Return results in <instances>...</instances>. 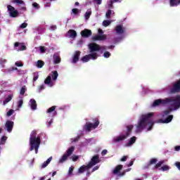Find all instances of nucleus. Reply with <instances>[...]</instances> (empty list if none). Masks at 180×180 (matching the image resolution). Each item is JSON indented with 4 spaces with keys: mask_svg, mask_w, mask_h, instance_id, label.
<instances>
[{
    "mask_svg": "<svg viewBox=\"0 0 180 180\" xmlns=\"http://www.w3.org/2000/svg\"><path fill=\"white\" fill-rule=\"evenodd\" d=\"M170 6H178L180 5V0H169Z\"/></svg>",
    "mask_w": 180,
    "mask_h": 180,
    "instance_id": "aec40b11",
    "label": "nucleus"
},
{
    "mask_svg": "<svg viewBox=\"0 0 180 180\" xmlns=\"http://www.w3.org/2000/svg\"><path fill=\"white\" fill-rule=\"evenodd\" d=\"M82 37L88 38L92 36V31L89 29H84L81 32Z\"/></svg>",
    "mask_w": 180,
    "mask_h": 180,
    "instance_id": "9b49d317",
    "label": "nucleus"
},
{
    "mask_svg": "<svg viewBox=\"0 0 180 180\" xmlns=\"http://www.w3.org/2000/svg\"><path fill=\"white\" fill-rule=\"evenodd\" d=\"M32 6H33L34 8H36L37 9H39V8H40V6H39V4H37V3H36V2H34V3L32 4Z\"/></svg>",
    "mask_w": 180,
    "mask_h": 180,
    "instance_id": "de8ad7c7",
    "label": "nucleus"
},
{
    "mask_svg": "<svg viewBox=\"0 0 180 180\" xmlns=\"http://www.w3.org/2000/svg\"><path fill=\"white\" fill-rule=\"evenodd\" d=\"M162 171H168L169 169V166L168 165H164L161 167Z\"/></svg>",
    "mask_w": 180,
    "mask_h": 180,
    "instance_id": "ea45409f",
    "label": "nucleus"
},
{
    "mask_svg": "<svg viewBox=\"0 0 180 180\" xmlns=\"http://www.w3.org/2000/svg\"><path fill=\"white\" fill-rule=\"evenodd\" d=\"M93 122H94V123L92 122H86L84 127V129L86 131H91V130L95 129L98 127V126H99V119H98V117H95L93 118Z\"/></svg>",
    "mask_w": 180,
    "mask_h": 180,
    "instance_id": "39448f33",
    "label": "nucleus"
},
{
    "mask_svg": "<svg viewBox=\"0 0 180 180\" xmlns=\"http://www.w3.org/2000/svg\"><path fill=\"white\" fill-rule=\"evenodd\" d=\"M175 165L178 168V169H179V171H180V162H176L175 163Z\"/></svg>",
    "mask_w": 180,
    "mask_h": 180,
    "instance_id": "13d9d810",
    "label": "nucleus"
},
{
    "mask_svg": "<svg viewBox=\"0 0 180 180\" xmlns=\"http://www.w3.org/2000/svg\"><path fill=\"white\" fill-rule=\"evenodd\" d=\"M30 104L32 110H36V109H37V103H36V100L34 98L30 99Z\"/></svg>",
    "mask_w": 180,
    "mask_h": 180,
    "instance_id": "f3484780",
    "label": "nucleus"
},
{
    "mask_svg": "<svg viewBox=\"0 0 180 180\" xmlns=\"http://www.w3.org/2000/svg\"><path fill=\"white\" fill-rule=\"evenodd\" d=\"M15 113V110L13 109H11L8 112H7V116L9 117L10 116H12Z\"/></svg>",
    "mask_w": 180,
    "mask_h": 180,
    "instance_id": "4c0bfd02",
    "label": "nucleus"
},
{
    "mask_svg": "<svg viewBox=\"0 0 180 180\" xmlns=\"http://www.w3.org/2000/svg\"><path fill=\"white\" fill-rule=\"evenodd\" d=\"M26 92V86H22V88L20 89V95H25V93Z\"/></svg>",
    "mask_w": 180,
    "mask_h": 180,
    "instance_id": "f704fd0d",
    "label": "nucleus"
},
{
    "mask_svg": "<svg viewBox=\"0 0 180 180\" xmlns=\"http://www.w3.org/2000/svg\"><path fill=\"white\" fill-rule=\"evenodd\" d=\"M172 110H174V108L173 109L172 108H169V110H166L163 111L162 116L163 117L164 116H168V115H169L172 112Z\"/></svg>",
    "mask_w": 180,
    "mask_h": 180,
    "instance_id": "c756f323",
    "label": "nucleus"
},
{
    "mask_svg": "<svg viewBox=\"0 0 180 180\" xmlns=\"http://www.w3.org/2000/svg\"><path fill=\"white\" fill-rule=\"evenodd\" d=\"M175 151H179L180 150V146H176L174 148Z\"/></svg>",
    "mask_w": 180,
    "mask_h": 180,
    "instance_id": "69168bd1",
    "label": "nucleus"
},
{
    "mask_svg": "<svg viewBox=\"0 0 180 180\" xmlns=\"http://www.w3.org/2000/svg\"><path fill=\"white\" fill-rule=\"evenodd\" d=\"M98 169H99V166H96L92 169L91 172H95V171H98Z\"/></svg>",
    "mask_w": 180,
    "mask_h": 180,
    "instance_id": "864d4df0",
    "label": "nucleus"
},
{
    "mask_svg": "<svg viewBox=\"0 0 180 180\" xmlns=\"http://www.w3.org/2000/svg\"><path fill=\"white\" fill-rule=\"evenodd\" d=\"M102 49H105V46H101V45L96 43H91L89 44V49L90 54L87 55L89 60H96L98 58V53L96 51H101Z\"/></svg>",
    "mask_w": 180,
    "mask_h": 180,
    "instance_id": "7ed1b4c3",
    "label": "nucleus"
},
{
    "mask_svg": "<svg viewBox=\"0 0 180 180\" xmlns=\"http://www.w3.org/2000/svg\"><path fill=\"white\" fill-rule=\"evenodd\" d=\"M74 150L75 148L74 146H71L70 148H69L67 150V154L66 155H68V157H70V155H71V154H72V153H74Z\"/></svg>",
    "mask_w": 180,
    "mask_h": 180,
    "instance_id": "bb28decb",
    "label": "nucleus"
},
{
    "mask_svg": "<svg viewBox=\"0 0 180 180\" xmlns=\"http://www.w3.org/2000/svg\"><path fill=\"white\" fill-rule=\"evenodd\" d=\"M133 127H134L133 125H127V131H124L122 135L115 137L112 140L113 143H120V141H123L124 140H126V138L130 136V133H131V131L133 130Z\"/></svg>",
    "mask_w": 180,
    "mask_h": 180,
    "instance_id": "20e7f679",
    "label": "nucleus"
},
{
    "mask_svg": "<svg viewBox=\"0 0 180 180\" xmlns=\"http://www.w3.org/2000/svg\"><path fill=\"white\" fill-rule=\"evenodd\" d=\"M15 65H16L17 67H23V63H15Z\"/></svg>",
    "mask_w": 180,
    "mask_h": 180,
    "instance_id": "680f3d73",
    "label": "nucleus"
},
{
    "mask_svg": "<svg viewBox=\"0 0 180 180\" xmlns=\"http://www.w3.org/2000/svg\"><path fill=\"white\" fill-rule=\"evenodd\" d=\"M44 84H46V85H50L51 84V76L49 75L46 79L44 80Z\"/></svg>",
    "mask_w": 180,
    "mask_h": 180,
    "instance_id": "cd10ccee",
    "label": "nucleus"
},
{
    "mask_svg": "<svg viewBox=\"0 0 180 180\" xmlns=\"http://www.w3.org/2000/svg\"><path fill=\"white\" fill-rule=\"evenodd\" d=\"M13 125H14L13 121H11V120L6 121V122L5 124V127L7 131H8V133H11L12 131V130L13 129Z\"/></svg>",
    "mask_w": 180,
    "mask_h": 180,
    "instance_id": "9d476101",
    "label": "nucleus"
},
{
    "mask_svg": "<svg viewBox=\"0 0 180 180\" xmlns=\"http://www.w3.org/2000/svg\"><path fill=\"white\" fill-rule=\"evenodd\" d=\"M120 161L122 162H124V161H127V156H123L121 159Z\"/></svg>",
    "mask_w": 180,
    "mask_h": 180,
    "instance_id": "3c124183",
    "label": "nucleus"
},
{
    "mask_svg": "<svg viewBox=\"0 0 180 180\" xmlns=\"http://www.w3.org/2000/svg\"><path fill=\"white\" fill-rule=\"evenodd\" d=\"M89 56H88V55H86L84 56H83L81 59V60L83 62V63H88V61H89Z\"/></svg>",
    "mask_w": 180,
    "mask_h": 180,
    "instance_id": "2f4dec72",
    "label": "nucleus"
},
{
    "mask_svg": "<svg viewBox=\"0 0 180 180\" xmlns=\"http://www.w3.org/2000/svg\"><path fill=\"white\" fill-rule=\"evenodd\" d=\"M92 39L94 41H102L103 40H106V35L105 34L96 35L93 37Z\"/></svg>",
    "mask_w": 180,
    "mask_h": 180,
    "instance_id": "4468645a",
    "label": "nucleus"
},
{
    "mask_svg": "<svg viewBox=\"0 0 180 180\" xmlns=\"http://www.w3.org/2000/svg\"><path fill=\"white\" fill-rule=\"evenodd\" d=\"M43 89H44V84H41V86H39V92L41 91H43Z\"/></svg>",
    "mask_w": 180,
    "mask_h": 180,
    "instance_id": "e2e57ef3",
    "label": "nucleus"
},
{
    "mask_svg": "<svg viewBox=\"0 0 180 180\" xmlns=\"http://www.w3.org/2000/svg\"><path fill=\"white\" fill-rule=\"evenodd\" d=\"M36 136H37V131L36 130L32 131L30 134V144H34V143L41 141L40 136L36 137Z\"/></svg>",
    "mask_w": 180,
    "mask_h": 180,
    "instance_id": "423d86ee",
    "label": "nucleus"
},
{
    "mask_svg": "<svg viewBox=\"0 0 180 180\" xmlns=\"http://www.w3.org/2000/svg\"><path fill=\"white\" fill-rule=\"evenodd\" d=\"M164 162H165L164 160H161V161L158 162L155 165V168H160V167H161V165H162V164H164Z\"/></svg>",
    "mask_w": 180,
    "mask_h": 180,
    "instance_id": "c9c22d12",
    "label": "nucleus"
},
{
    "mask_svg": "<svg viewBox=\"0 0 180 180\" xmlns=\"http://www.w3.org/2000/svg\"><path fill=\"white\" fill-rule=\"evenodd\" d=\"M94 2H96V4L97 5H101L102 4V0H94Z\"/></svg>",
    "mask_w": 180,
    "mask_h": 180,
    "instance_id": "6e6d98bb",
    "label": "nucleus"
},
{
    "mask_svg": "<svg viewBox=\"0 0 180 180\" xmlns=\"http://www.w3.org/2000/svg\"><path fill=\"white\" fill-rule=\"evenodd\" d=\"M53 58L54 64H60L61 63V58L60 57V55L54 53Z\"/></svg>",
    "mask_w": 180,
    "mask_h": 180,
    "instance_id": "dca6fc26",
    "label": "nucleus"
},
{
    "mask_svg": "<svg viewBox=\"0 0 180 180\" xmlns=\"http://www.w3.org/2000/svg\"><path fill=\"white\" fill-rule=\"evenodd\" d=\"M12 98H13V95L10 94L8 96L4 101V105H6V103H8V102H11L12 101Z\"/></svg>",
    "mask_w": 180,
    "mask_h": 180,
    "instance_id": "393cba45",
    "label": "nucleus"
},
{
    "mask_svg": "<svg viewBox=\"0 0 180 180\" xmlns=\"http://www.w3.org/2000/svg\"><path fill=\"white\" fill-rule=\"evenodd\" d=\"M115 32L117 34H123L124 33V28L123 25H119L115 27Z\"/></svg>",
    "mask_w": 180,
    "mask_h": 180,
    "instance_id": "2eb2a0df",
    "label": "nucleus"
},
{
    "mask_svg": "<svg viewBox=\"0 0 180 180\" xmlns=\"http://www.w3.org/2000/svg\"><path fill=\"white\" fill-rule=\"evenodd\" d=\"M26 46L25 45H22L21 47H20V51H24V50H26Z\"/></svg>",
    "mask_w": 180,
    "mask_h": 180,
    "instance_id": "052dcab7",
    "label": "nucleus"
},
{
    "mask_svg": "<svg viewBox=\"0 0 180 180\" xmlns=\"http://www.w3.org/2000/svg\"><path fill=\"white\" fill-rule=\"evenodd\" d=\"M7 9L11 18H18L19 16V11L15 10V7L11 5H8Z\"/></svg>",
    "mask_w": 180,
    "mask_h": 180,
    "instance_id": "0eeeda50",
    "label": "nucleus"
},
{
    "mask_svg": "<svg viewBox=\"0 0 180 180\" xmlns=\"http://www.w3.org/2000/svg\"><path fill=\"white\" fill-rule=\"evenodd\" d=\"M44 66V61L39 60L37 62V67L38 68H43V67Z\"/></svg>",
    "mask_w": 180,
    "mask_h": 180,
    "instance_id": "a878e982",
    "label": "nucleus"
},
{
    "mask_svg": "<svg viewBox=\"0 0 180 180\" xmlns=\"http://www.w3.org/2000/svg\"><path fill=\"white\" fill-rule=\"evenodd\" d=\"M103 57L105 58H109V57H110V52L109 51H105L103 54Z\"/></svg>",
    "mask_w": 180,
    "mask_h": 180,
    "instance_id": "a19ab883",
    "label": "nucleus"
},
{
    "mask_svg": "<svg viewBox=\"0 0 180 180\" xmlns=\"http://www.w3.org/2000/svg\"><path fill=\"white\" fill-rule=\"evenodd\" d=\"M51 76V78H52V79L53 81H56V79H57V78L58 77V72L55 70L52 72L51 75H49Z\"/></svg>",
    "mask_w": 180,
    "mask_h": 180,
    "instance_id": "5701e85b",
    "label": "nucleus"
},
{
    "mask_svg": "<svg viewBox=\"0 0 180 180\" xmlns=\"http://www.w3.org/2000/svg\"><path fill=\"white\" fill-rule=\"evenodd\" d=\"M21 29H26V27H27V23L26 22H23L22 24H21L20 27Z\"/></svg>",
    "mask_w": 180,
    "mask_h": 180,
    "instance_id": "49530a36",
    "label": "nucleus"
},
{
    "mask_svg": "<svg viewBox=\"0 0 180 180\" xmlns=\"http://www.w3.org/2000/svg\"><path fill=\"white\" fill-rule=\"evenodd\" d=\"M153 116H154V112H149L148 114L142 115L141 118L140 119L136 125V131H143V130H144V129L147 127V124H149L148 131H150V130H153V126H154V121L151 120Z\"/></svg>",
    "mask_w": 180,
    "mask_h": 180,
    "instance_id": "f257e3e1",
    "label": "nucleus"
},
{
    "mask_svg": "<svg viewBox=\"0 0 180 180\" xmlns=\"http://www.w3.org/2000/svg\"><path fill=\"white\" fill-rule=\"evenodd\" d=\"M68 34H69V37H70L71 39H75V37H77V31L74 30H70L68 32Z\"/></svg>",
    "mask_w": 180,
    "mask_h": 180,
    "instance_id": "6ab92c4d",
    "label": "nucleus"
},
{
    "mask_svg": "<svg viewBox=\"0 0 180 180\" xmlns=\"http://www.w3.org/2000/svg\"><path fill=\"white\" fill-rule=\"evenodd\" d=\"M6 140H8V136H4L1 137V141H0V144H5V143L6 142Z\"/></svg>",
    "mask_w": 180,
    "mask_h": 180,
    "instance_id": "473e14b6",
    "label": "nucleus"
},
{
    "mask_svg": "<svg viewBox=\"0 0 180 180\" xmlns=\"http://www.w3.org/2000/svg\"><path fill=\"white\" fill-rule=\"evenodd\" d=\"M133 164H134V162L133 160H131V162H129V163L127 165V167H131V165H133Z\"/></svg>",
    "mask_w": 180,
    "mask_h": 180,
    "instance_id": "338daca9",
    "label": "nucleus"
},
{
    "mask_svg": "<svg viewBox=\"0 0 180 180\" xmlns=\"http://www.w3.org/2000/svg\"><path fill=\"white\" fill-rule=\"evenodd\" d=\"M40 144H41V141L35 142L34 143V144H30V151H33V150H35V154H37V153L39 152V148L40 147Z\"/></svg>",
    "mask_w": 180,
    "mask_h": 180,
    "instance_id": "1a4fd4ad",
    "label": "nucleus"
},
{
    "mask_svg": "<svg viewBox=\"0 0 180 180\" xmlns=\"http://www.w3.org/2000/svg\"><path fill=\"white\" fill-rule=\"evenodd\" d=\"M171 105L172 108H174V110H178L180 108V96L177 95L174 97L166 98L165 99H157L155 100L153 106H160V105Z\"/></svg>",
    "mask_w": 180,
    "mask_h": 180,
    "instance_id": "f03ea898",
    "label": "nucleus"
},
{
    "mask_svg": "<svg viewBox=\"0 0 180 180\" xmlns=\"http://www.w3.org/2000/svg\"><path fill=\"white\" fill-rule=\"evenodd\" d=\"M51 160H53L52 157H50L49 158H48L46 160L47 163L49 164V162H51Z\"/></svg>",
    "mask_w": 180,
    "mask_h": 180,
    "instance_id": "774afa93",
    "label": "nucleus"
},
{
    "mask_svg": "<svg viewBox=\"0 0 180 180\" xmlns=\"http://www.w3.org/2000/svg\"><path fill=\"white\" fill-rule=\"evenodd\" d=\"M122 169H123V165H118L113 170L112 174H114L115 175H116L117 174H119V172H120V171H122Z\"/></svg>",
    "mask_w": 180,
    "mask_h": 180,
    "instance_id": "a211bd4d",
    "label": "nucleus"
},
{
    "mask_svg": "<svg viewBox=\"0 0 180 180\" xmlns=\"http://www.w3.org/2000/svg\"><path fill=\"white\" fill-rule=\"evenodd\" d=\"M103 26H105V27H107V26H109V25H110V22L108 20H105L103 22Z\"/></svg>",
    "mask_w": 180,
    "mask_h": 180,
    "instance_id": "58836bf2",
    "label": "nucleus"
},
{
    "mask_svg": "<svg viewBox=\"0 0 180 180\" xmlns=\"http://www.w3.org/2000/svg\"><path fill=\"white\" fill-rule=\"evenodd\" d=\"M134 143H136V136H132L128 142L127 146H132Z\"/></svg>",
    "mask_w": 180,
    "mask_h": 180,
    "instance_id": "c85d7f7f",
    "label": "nucleus"
},
{
    "mask_svg": "<svg viewBox=\"0 0 180 180\" xmlns=\"http://www.w3.org/2000/svg\"><path fill=\"white\" fill-rule=\"evenodd\" d=\"M52 112H54V116L57 115V112L56 111V105L49 108L47 110L46 113H51Z\"/></svg>",
    "mask_w": 180,
    "mask_h": 180,
    "instance_id": "b1692460",
    "label": "nucleus"
},
{
    "mask_svg": "<svg viewBox=\"0 0 180 180\" xmlns=\"http://www.w3.org/2000/svg\"><path fill=\"white\" fill-rule=\"evenodd\" d=\"M74 171V167H71L69 169V174L71 175L72 174V172Z\"/></svg>",
    "mask_w": 180,
    "mask_h": 180,
    "instance_id": "4d7b16f0",
    "label": "nucleus"
},
{
    "mask_svg": "<svg viewBox=\"0 0 180 180\" xmlns=\"http://www.w3.org/2000/svg\"><path fill=\"white\" fill-rule=\"evenodd\" d=\"M110 15H112V10H108L105 13V16H106L107 19L110 18Z\"/></svg>",
    "mask_w": 180,
    "mask_h": 180,
    "instance_id": "e433bc0d",
    "label": "nucleus"
},
{
    "mask_svg": "<svg viewBox=\"0 0 180 180\" xmlns=\"http://www.w3.org/2000/svg\"><path fill=\"white\" fill-rule=\"evenodd\" d=\"M79 157L77 155L72 156V161H77L78 160Z\"/></svg>",
    "mask_w": 180,
    "mask_h": 180,
    "instance_id": "bf43d9fd",
    "label": "nucleus"
},
{
    "mask_svg": "<svg viewBox=\"0 0 180 180\" xmlns=\"http://www.w3.org/2000/svg\"><path fill=\"white\" fill-rule=\"evenodd\" d=\"M157 159L155 158H153L150 160V162H149V165H153V164H156L157 162Z\"/></svg>",
    "mask_w": 180,
    "mask_h": 180,
    "instance_id": "79ce46f5",
    "label": "nucleus"
},
{
    "mask_svg": "<svg viewBox=\"0 0 180 180\" xmlns=\"http://www.w3.org/2000/svg\"><path fill=\"white\" fill-rule=\"evenodd\" d=\"M108 154V150L104 149L102 152H101V155H106Z\"/></svg>",
    "mask_w": 180,
    "mask_h": 180,
    "instance_id": "5fc2aeb1",
    "label": "nucleus"
},
{
    "mask_svg": "<svg viewBox=\"0 0 180 180\" xmlns=\"http://www.w3.org/2000/svg\"><path fill=\"white\" fill-rule=\"evenodd\" d=\"M91 15H92L91 11H86L84 14L85 19L88 20L91 17Z\"/></svg>",
    "mask_w": 180,
    "mask_h": 180,
    "instance_id": "72a5a7b5",
    "label": "nucleus"
},
{
    "mask_svg": "<svg viewBox=\"0 0 180 180\" xmlns=\"http://www.w3.org/2000/svg\"><path fill=\"white\" fill-rule=\"evenodd\" d=\"M91 167H88V165H82V167H79V173L82 174L83 172H85L86 169H89Z\"/></svg>",
    "mask_w": 180,
    "mask_h": 180,
    "instance_id": "4be33fe9",
    "label": "nucleus"
},
{
    "mask_svg": "<svg viewBox=\"0 0 180 180\" xmlns=\"http://www.w3.org/2000/svg\"><path fill=\"white\" fill-rule=\"evenodd\" d=\"M13 4H17V5H22V6L20 7V11H26V4H25V1L23 0H13Z\"/></svg>",
    "mask_w": 180,
    "mask_h": 180,
    "instance_id": "f8f14e48",
    "label": "nucleus"
},
{
    "mask_svg": "<svg viewBox=\"0 0 180 180\" xmlns=\"http://www.w3.org/2000/svg\"><path fill=\"white\" fill-rule=\"evenodd\" d=\"M79 139H81V136H77L76 138L72 139V141L74 143H77V141H78L79 140Z\"/></svg>",
    "mask_w": 180,
    "mask_h": 180,
    "instance_id": "09e8293b",
    "label": "nucleus"
},
{
    "mask_svg": "<svg viewBox=\"0 0 180 180\" xmlns=\"http://www.w3.org/2000/svg\"><path fill=\"white\" fill-rule=\"evenodd\" d=\"M49 163H47L46 161H45L42 165H41V168H46V167H47V165H49Z\"/></svg>",
    "mask_w": 180,
    "mask_h": 180,
    "instance_id": "603ef678",
    "label": "nucleus"
},
{
    "mask_svg": "<svg viewBox=\"0 0 180 180\" xmlns=\"http://www.w3.org/2000/svg\"><path fill=\"white\" fill-rule=\"evenodd\" d=\"M56 29H57V26L56 25H51V30H56Z\"/></svg>",
    "mask_w": 180,
    "mask_h": 180,
    "instance_id": "0e129e2a",
    "label": "nucleus"
},
{
    "mask_svg": "<svg viewBox=\"0 0 180 180\" xmlns=\"http://www.w3.org/2000/svg\"><path fill=\"white\" fill-rule=\"evenodd\" d=\"M39 50L41 53H46V49L44 48V46H40Z\"/></svg>",
    "mask_w": 180,
    "mask_h": 180,
    "instance_id": "8fccbe9b",
    "label": "nucleus"
},
{
    "mask_svg": "<svg viewBox=\"0 0 180 180\" xmlns=\"http://www.w3.org/2000/svg\"><path fill=\"white\" fill-rule=\"evenodd\" d=\"M22 105H23V99H20L18 102V108H22Z\"/></svg>",
    "mask_w": 180,
    "mask_h": 180,
    "instance_id": "a18cd8bd",
    "label": "nucleus"
},
{
    "mask_svg": "<svg viewBox=\"0 0 180 180\" xmlns=\"http://www.w3.org/2000/svg\"><path fill=\"white\" fill-rule=\"evenodd\" d=\"M79 56H81V51H76L72 58L73 64H76V63L79 61Z\"/></svg>",
    "mask_w": 180,
    "mask_h": 180,
    "instance_id": "ddd939ff",
    "label": "nucleus"
},
{
    "mask_svg": "<svg viewBox=\"0 0 180 180\" xmlns=\"http://www.w3.org/2000/svg\"><path fill=\"white\" fill-rule=\"evenodd\" d=\"M99 162H101L99 155H96L91 159V161L87 165V168H92V167L96 165V164H99Z\"/></svg>",
    "mask_w": 180,
    "mask_h": 180,
    "instance_id": "6e6552de",
    "label": "nucleus"
},
{
    "mask_svg": "<svg viewBox=\"0 0 180 180\" xmlns=\"http://www.w3.org/2000/svg\"><path fill=\"white\" fill-rule=\"evenodd\" d=\"M174 119V115H169L165 120H161L162 123H170Z\"/></svg>",
    "mask_w": 180,
    "mask_h": 180,
    "instance_id": "412c9836",
    "label": "nucleus"
},
{
    "mask_svg": "<svg viewBox=\"0 0 180 180\" xmlns=\"http://www.w3.org/2000/svg\"><path fill=\"white\" fill-rule=\"evenodd\" d=\"M67 158H68V156L67 154H64L62 158L60 159L59 162L63 163L64 161H67Z\"/></svg>",
    "mask_w": 180,
    "mask_h": 180,
    "instance_id": "7c9ffc66",
    "label": "nucleus"
},
{
    "mask_svg": "<svg viewBox=\"0 0 180 180\" xmlns=\"http://www.w3.org/2000/svg\"><path fill=\"white\" fill-rule=\"evenodd\" d=\"M72 12L74 15H78V13H79V10L78 8H73Z\"/></svg>",
    "mask_w": 180,
    "mask_h": 180,
    "instance_id": "37998d69",
    "label": "nucleus"
},
{
    "mask_svg": "<svg viewBox=\"0 0 180 180\" xmlns=\"http://www.w3.org/2000/svg\"><path fill=\"white\" fill-rule=\"evenodd\" d=\"M113 4H115V2L113 1H110L108 4V8L109 9H113Z\"/></svg>",
    "mask_w": 180,
    "mask_h": 180,
    "instance_id": "c03bdc74",
    "label": "nucleus"
}]
</instances>
